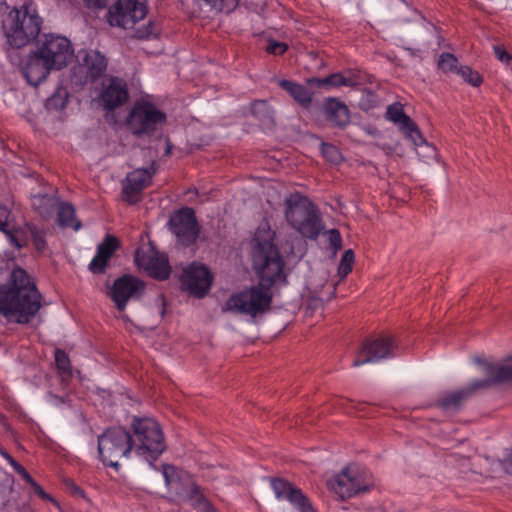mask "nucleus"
<instances>
[{"instance_id": "f257e3e1", "label": "nucleus", "mask_w": 512, "mask_h": 512, "mask_svg": "<svg viewBox=\"0 0 512 512\" xmlns=\"http://www.w3.org/2000/svg\"><path fill=\"white\" fill-rule=\"evenodd\" d=\"M254 262L258 284L232 294L225 303V310L256 317L267 311L272 303L273 287L287 284L290 269L285 258H258Z\"/></svg>"}, {"instance_id": "f03ea898", "label": "nucleus", "mask_w": 512, "mask_h": 512, "mask_svg": "<svg viewBox=\"0 0 512 512\" xmlns=\"http://www.w3.org/2000/svg\"><path fill=\"white\" fill-rule=\"evenodd\" d=\"M41 294L29 274L15 268L10 284L0 286V315L18 324H27L41 308Z\"/></svg>"}, {"instance_id": "7ed1b4c3", "label": "nucleus", "mask_w": 512, "mask_h": 512, "mask_svg": "<svg viewBox=\"0 0 512 512\" xmlns=\"http://www.w3.org/2000/svg\"><path fill=\"white\" fill-rule=\"evenodd\" d=\"M285 219L302 238L316 241L325 228L320 210L300 193L289 194L285 200Z\"/></svg>"}, {"instance_id": "20e7f679", "label": "nucleus", "mask_w": 512, "mask_h": 512, "mask_svg": "<svg viewBox=\"0 0 512 512\" xmlns=\"http://www.w3.org/2000/svg\"><path fill=\"white\" fill-rule=\"evenodd\" d=\"M133 453L150 464L165 450L164 435L160 425L152 418L134 417L131 422Z\"/></svg>"}, {"instance_id": "39448f33", "label": "nucleus", "mask_w": 512, "mask_h": 512, "mask_svg": "<svg viewBox=\"0 0 512 512\" xmlns=\"http://www.w3.org/2000/svg\"><path fill=\"white\" fill-rule=\"evenodd\" d=\"M42 18L27 6L12 9L3 21V30L8 43L14 48H21L34 41L41 31Z\"/></svg>"}, {"instance_id": "423d86ee", "label": "nucleus", "mask_w": 512, "mask_h": 512, "mask_svg": "<svg viewBox=\"0 0 512 512\" xmlns=\"http://www.w3.org/2000/svg\"><path fill=\"white\" fill-rule=\"evenodd\" d=\"M167 122L166 114L146 100H137L125 119L128 131L138 139L152 138Z\"/></svg>"}, {"instance_id": "0eeeda50", "label": "nucleus", "mask_w": 512, "mask_h": 512, "mask_svg": "<svg viewBox=\"0 0 512 512\" xmlns=\"http://www.w3.org/2000/svg\"><path fill=\"white\" fill-rule=\"evenodd\" d=\"M485 373L487 375L486 379L473 380L467 388L444 395L438 401L439 406L445 410L458 408L461 402L473 391L487 388L494 384L512 382V356L503 363L486 364Z\"/></svg>"}, {"instance_id": "6e6552de", "label": "nucleus", "mask_w": 512, "mask_h": 512, "mask_svg": "<svg viewBox=\"0 0 512 512\" xmlns=\"http://www.w3.org/2000/svg\"><path fill=\"white\" fill-rule=\"evenodd\" d=\"M162 475L168 489L174 492L179 499L189 502L196 511L217 512L189 474L178 470L173 465L165 464L162 466Z\"/></svg>"}, {"instance_id": "1a4fd4ad", "label": "nucleus", "mask_w": 512, "mask_h": 512, "mask_svg": "<svg viewBox=\"0 0 512 512\" xmlns=\"http://www.w3.org/2000/svg\"><path fill=\"white\" fill-rule=\"evenodd\" d=\"M99 460L104 466L119 469V460L133 453L131 433L124 427H109L97 437Z\"/></svg>"}, {"instance_id": "9d476101", "label": "nucleus", "mask_w": 512, "mask_h": 512, "mask_svg": "<svg viewBox=\"0 0 512 512\" xmlns=\"http://www.w3.org/2000/svg\"><path fill=\"white\" fill-rule=\"evenodd\" d=\"M168 230L175 236L176 244L191 247L200 237L201 227L195 211L190 207L179 208L170 215Z\"/></svg>"}, {"instance_id": "9b49d317", "label": "nucleus", "mask_w": 512, "mask_h": 512, "mask_svg": "<svg viewBox=\"0 0 512 512\" xmlns=\"http://www.w3.org/2000/svg\"><path fill=\"white\" fill-rule=\"evenodd\" d=\"M47 63L55 70L66 67L73 58L74 51L71 41L62 35L44 34L36 48Z\"/></svg>"}, {"instance_id": "f8f14e48", "label": "nucleus", "mask_w": 512, "mask_h": 512, "mask_svg": "<svg viewBox=\"0 0 512 512\" xmlns=\"http://www.w3.org/2000/svg\"><path fill=\"white\" fill-rule=\"evenodd\" d=\"M107 59L97 50H81L78 64L73 68L72 81L76 85L94 83L105 75Z\"/></svg>"}, {"instance_id": "ddd939ff", "label": "nucleus", "mask_w": 512, "mask_h": 512, "mask_svg": "<svg viewBox=\"0 0 512 512\" xmlns=\"http://www.w3.org/2000/svg\"><path fill=\"white\" fill-rule=\"evenodd\" d=\"M147 13V0H117L108 10L107 21L111 26L132 29Z\"/></svg>"}, {"instance_id": "4468645a", "label": "nucleus", "mask_w": 512, "mask_h": 512, "mask_svg": "<svg viewBox=\"0 0 512 512\" xmlns=\"http://www.w3.org/2000/svg\"><path fill=\"white\" fill-rule=\"evenodd\" d=\"M329 485L342 499L351 498L368 491L370 488V482L366 479V471L357 465L344 468L330 480Z\"/></svg>"}, {"instance_id": "2eb2a0df", "label": "nucleus", "mask_w": 512, "mask_h": 512, "mask_svg": "<svg viewBox=\"0 0 512 512\" xmlns=\"http://www.w3.org/2000/svg\"><path fill=\"white\" fill-rule=\"evenodd\" d=\"M146 290V283L132 274H123L116 278L109 288L108 296L115 307L123 312L130 301L142 298Z\"/></svg>"}, {"instance_id": "dca6fc26", "label": "nucleus", "mask_w": 512, "mask_h": 512, "mask_svg": "<svg viewBox=\"0 0 512 512\" xmlns=\"http://www.w3.org/2000/svg\"><path fill=\"white\" fill-rule=\"evenodd\" d=\"M396 349L397 345L391 336H378L367 339L356 353L352 365L358 367L394 357Z\"/></svg>"}, {"instance_id": "f3484780", "label": "nucleus", "mask_w": 512, "mask_h": 512, "mask_svg": "<svg viewBox=\"0 0 512 512\" xmlns=\"http://www.w3.org/2000/svg\"><path fill=\"white\" fill-rule=\"evenodd\" d=\"M180 280L183 290L201 299L208 294L212 286L213 274L205 265L193 262L183 269Z\"/></svg>"}, {"instance_id": "a211bd4d", "label": "nucleus", "mask_w": 512, "mask_h": 512, "mask_svg": "<svg viewBox=\"0 0 512 512\" xmlns=\"http://www.w3.org/2000/svg\"><path fill=\"white\" fill-rule=\"evenodd\" d=\"M154 173V164L150 168H139L129 173L126 182L123 183V200L129 204L137 203L139 194L151 184Z\"/></svg>"}, {"instance_id": "6ab92c4d", "label": "nucleus", "mask_w": 512, "mask_h": 512, "mask_svg": "<svg viewBox=\"0 0 512 512\" xmlns=\"http://www.w3.org/2000/svg\"><path fill=\"white\" fill-rule=\"evenodd\" d=\"M271 488L278 500H286L299 512H316L302 491L282 479H273Z\"/></svg>"}, {"instance_id": "aec40b11", "label": "nucleus", "mask_w": 512, "mask_h": 512, "mask_svg": "<svg viewBox=\"0 0 512 512\" xmlns=\"http://www.w3.org/2000/svg\"><path fill=\"white\" fill-rule=\"evenodd\" d=\"M99 99L102 106L108 111L122 106L129 99L126 82L119 77H110L108 84L103 86Z\"/></svg>"}, {"instance_id": "412c9836", "label": "nucleus", "mask_w": 512, "mask_h": 512, "mask_svg": "<svg viewBox=\"0 0 512 512\" xmlns=\"http://www.w3.org/2000/svg\"><path fill=\"white\" fill-rule=\"evenodd\" d=\"M386 118L397 124L406 137L412 140L416 146L425 143V138L418 126L404 113L403 106L400 103H394L387 107Z\"/></svg>"}, {"instance_id": "4be33fe9", "label": "nucleus", "mask_w": 512, "mask_h": 512, "mask_svg": "<svg viewBox=\"0 0 512 512\" xmlns=\"http://www.w3.org/2000/svg\"><path fill=\"white\" fill-rule=\"evenodd\" d=\"M275 239L276 232L271 229L269 222L267 220L261 222L252 239L257 256H281Z\"/></svg>"}, {"instance_id": "5701e85b", "label": "nucleus", "mask_w": 512, "mask_h": 512, "mask_svg": "<svg viewBox=\"0 0 512 512\" xmlns=\"http://www.w3.org/2000/svg\"><path fill=\"white\" fill-rule=\"evenodd\" d=\"M40 56L37 49L32 51L27 57L25 66L22 68V74L27 82L35 87L44 81L52 70H55L52 65Z\"/></svg>"}, {"instance_id": "b1692460", "label": "nucleus", "mask_w": 512, "mask_h": 512, "mask_svg": "<svg viewBox=\"0 0 512 512\" xmlns=\"http://www.w3.org/2000/svg\"><path fill=\"white\" fill-rule=\"evenodd\" d=\"M324 114L326 120L333 127L345 129L350 124V112L348 107L336 98H328L325 100Z\"/></svg>"}, {"instance_id": "393cba45", "label": "nucleus", "mask_w": 512, "mask_h": 512, "mask_svg": "<svg viewBox=\"0 0 512 512\" xmlns=\"http://www.w3.org/2000/svg\"><path fill=\"white\" fill-rule=\"evenodd\" d=\"M134 262L149 277L158 281L167 280L171 274L169 258H134Z\"/></svg>"}, {"instance_id": "a878e982", "label": "nucleus", "mask_w": 512, "mask_h": 512, "mask_svg": "<svg viewBox=\"0 0 512 512\" xmlns=\"http://www.w3.org/2000/svg\"><path fill=\"white\" fill-rule=\"evenodd\" d=\"M279 86L287 91L303 108L307 109L311 106L313 93L305 86L290 80H280Z\"/></svg>"}, {"instance_id": "bb28decb", "label": "nucleus", "mask_w": 512, "mask_h": 512, "mask_svg": "<svg viewBox=\"0 0 512 512\" xmlns=\"http://www.w3.org/2000/svg\"><path fill=\"white\" fill-rule=\"evenodd\" d=\"M316 242L323 251L330 253L332 256H336L342 248L341 234L335 228L329 230L324 228Z\"/></svg>"}, {"instance_id": "cd10ccee", "label": "nucleus", "mask_w": 512, "mask_h": 512, "mask_svg": "<svg viewBox=\"0 0 512 512\" xmlns=\"http://www.w3.org/2000/svg\"><path fill=\"white\" fill-rule=\"evenodd\" d=\"M57 223L62 228H73L75 231L81 228V222L75 219V208L72 204L61 202L57 209Z\"/></svg>"}, {"instance_id": "c85d7f7f", "label": "nucleus", "mask_w": 512, "mask_h": 512, "mask_svg": "<svg viewBox=\"0 0 512 512\" xmlns=\"http://www.w3.org/2000/svg\"><path fill=\"white\" fill-rule=\"evenodd\" d=\"M55 363L57 370L62 378L63 382H67L73 375L70 359L64 350L59 348L55 349L54 352Z\"/></svg>"}, {"instance_id": "c756f323", "label": "nucleus", "mask_w": 512, "mask_h": 512, "mask_svg": "<svg viewBox=\"0 0 512 512\" xmlns=\"http://www.w3.org/2000/svg\"><path fill=\"white\" fill-rule=\"evenodd\" d=\"M56 204V199L49 195L39 194L35 195L32 199L33 208L43 217L49 216L54 210Z\"/></svg>"}, {"instance_id": "7c9ffc66", "label": "nucleus", "mask_w": 512, "mask_h": 512, "mask_svg": "<svg viewBox=\"0 0 512 512\" xmlns=\"http://www.w3.org/2000/svg\"><path fill=\"white\" fill-rule=\"evenodd\" d=\"M251 113L265 125L273 123L272 111L265 100H255L251 104Z\"/></svg>"}, {"instance_id": "2f4dec72", "label": "nucleus", "mask_w": 512, "mask_h": 512, "mask_svg": "<svg viewBox=\"0 0 512 512\" xmlns=\"http://www.w3.org/2000/svg\"><path fill=\"white\" fill-rule=\"evenodd\" d=\"M120 245V240L116 236L106 234L102 242L98 245L95 256H113L120 248Z\"/></svg>"}, {"instance_id": "473e14b6", "label": "nucleus", "mask_w": 512, "mask_h": 512, "mask_svg": "<svg viewBox=\"0 0 512 512\" xmlns=\"http://www.w3.org/2000/svg\"><path fill=\"white\" fill-rule=\"evenodd\" d=\"M10 215V211L6 208L0 205V231L4 232L11 244L15 245L16 247H21V243L19 242L18 238V231L13 229H8V217Z\"/></svg>"}, {"instance_id": "72a5a7b5", "label": "nucleus", "mask_w": 512, "mask_h": 512, "mask_svg": "<svg viewBox=\"0 0 512 512\" xmlns=\"http://www.w3.org/2000/svg\"><path fill=\"white\" fill-rule=\"evenodd\" d=\"M438 66L444 73L458 74L460 69L457 58L453 54L447 52L440 55Z\"/></svg>"}, {"instance_id": "f704fd0d", "label": "nucleus", "mask_w": 512, "mask_h": 512, "mask_svg": "<svg viewBox=\"0 0 512 512\" xmlns=\"http://www.w3.org/2000/svg\"><path fill=\"white\" fill-rule=\"evenodd\" d=\"M322 156L332 164H339L342 161V154L339 149L330 143H321Z\"/></svg>"}, {"instance_id": "c9c22d12", "label": "nucleus", "mask_w": 512, "mask_h": 512, "mask_svg": "<svg viewBox=\"0 0 512 512\" xmlns=\"http://www.w3.org/2000/svg\"><path fill=\"white\" fill-rule=\"evenodd\" d=\"M66 102L67 92L63 89H59L46 100V107L48 109L60 110L65 107Z\"/></svg>"}, {"instance_id": "e433bc0d", "label": "nucleus", "mask_w": 512, "mask_h": 512, "mask_svg": "<svg viewBox=\"0 0 512 512\" xmlns=\"http://www.w3.org/2000/svg\"><path fill=\"white\" fill-rule=\"evenodd\" d=\"M328 78V87H339V86H348L352 87L357 84V81L352 77H345L342 73H334Z\"/></svg>"}, {"instance_id": "4c0bfd02", "label": "nucleus", "mask_w": 512, "mask_h": 512, "mask_svg": "<svg viewBox=\"0 0 512 512\" xmlns=\"http://www.w3.org/2000/svg\"><path fill=\"white\" fill-rule=\"evenodd\" d=\"M467 83L471 84L474 87L479 86L483 79L481 75L477 72L472 70L468 66H460L459 73H458Z\"/></svg>"}, {"instance_id": "58836bf2", "label": "nucleus", "mask_w": 512, "mask_h": 512, "mask_svg": "<svg viewBox=\"0 0 512 512\" xmlns=\"http://www.w3.org/2000/svg\"><path fill=\"white\" fill-rule=\"evenodd\" d=\"M34 247L38 252H42L46 247L45 233L36 226H28Z\"/></svg>"}, {"instance_id": "ea45409f", "label": "nucleus", "mask_w": 512, "mask_h": 512, "mask_svg": "<svg viewBox=\"0 0 512 512\" xmlns=\"http://www.w3.org/2000/svg\"><path fill=\"white\" fill-rule=\"evenodd\" d=\"M219 11L231 12L238 5V0H203Z\"/></svg>"}, {"instance_id": "a19ab883", "label": "nucleus", "mask_w": 512, "mask_h": 512, "mask_svg": "<svg viewBox=\"0 0 512 512\" xmlns=\"http://www.w3.org/2000/svg\"><path fill=\"white\" fill-rule=\"evenodd\" d=\"M157 31L155 24L152 21H149L147 25L135 30L134 37L137 39H148L151 36H156Z\"/></svg>"}, {"instance_id": "79ce46f5", "label": "nucleus", "mask_w": 512, "mask_h": 512, "mask_svg": "<svg viewBox=\"0 0 512 512\" xmlns=\"http://www.w3.org/2000/svg\"><path fill=\"white\" fill-rule=\"evenodd\" d=\"M110 259L111 258H92V261L89 264V270L94 274L105 273L109 266Z\"/></svg>"}, {"instance_id": "37998d69", "label": "nucleus", "mask_w": 512, "mask_h": 512, "mask_svg": "<svg viewBox=\"0 0 512 512\" xmlns=\"http://www.w3.org/2000/svg\"><path fill=\"white\" fill-rule=\"evenodd\" d=\"M354 258H341L337 268V274L340 280H343L353 269Z\"/></svg>"}, {"instance_id": "c03bdc74", "label": "nucleus", "mask_w": 512, "mask_h": 512, "mask_svg": "<svg viewBox=\"0 0 512 512\" xmlns=\"http://www.w3.org/2000/svg\"><path fill=\"white\" fill-rule=\"evenodd\" d=\"M288 49V45L284 42L269 40L266 51L273 55H282Z\"/></svg>"}, {"instance_id": "a18cd8bd", "label": "nucleus", "mask_w": 512, "mask_h": 512, "mask_svg": "<svg viewBox=\"0 0 512 512\" xmlns=\"http://www.w3.org/2000/svg\"><path fill=\"white\" fill-rule=\"evenodd\" d=\"M11 464L15 471L21 476V478L30 486H33V482H36L32 476L28 473V471L20 465L18 462L11 459Z\"/></svg>"}, {"instance_id": "49530a36", "label": "nucleus", "mask_w": 512, "mask_h": 512, "mask_svg": "<svg viewBox=\"0 0 512 512\" xmlns=\"http://www.w3.org/2000/svg\"><path fill=\"white\" fill-rule=\"evenodd\" d=\"M31 488L33 489L34 493L37 494L41 499L57 504L55 499L51 495L46 493L37 482H33V486H31Z\"/></svg>"}, {"instance_id": "de8ad7c7", "label": "nucleus", "mask_w": 512, "mask_h": 512, "mask_svg": "<svg viewBox=\"0 0 512 512\" xmlns=\"http://www.w3.org/2000/svg\"><path fill=\"white\" fill-rule=\"evenodd\" d=\"M307 84L312 88H327L328 87V78H316L312 77L307 79Z\"/></svg>"}, {"instance_id": "09e8293b", "label": "nucleus", "mask_w": 512, "mask_h": 512, "mask_svg": "<svg viewBox=\"0 0 512 512\" xmlns=\"http://www.w3.org/2000/svg\"><path fill=\"white\" fill-rule=\"evenodd\" d=\"M494 52L496 57L502 62L509 63L512 59V56L500 46H494Z\"/></svg>"}, {"instance_id": "8fccbe9b", "label": "nucleus", "mask_w": 512, "mask_h": 512, "mask_svg": "<svg viewBox=\"0 0 512 512\" xmlns=\"http://www.w3.org/2000/svg\"><path fill=\"white\" fill-rule=\"evenodd\" d=\"M148 245L150 246L151 253L145 252L143 250V247H138L135 250L134 256H136V257H139V256H161L158 252L154 251V247L152 246V243L150 241L148 242Z\"/></svg>"}, {"instance_id": "3c124183", "label": "nucleus", "mask_w": 512, "mask_h": 512, "mask_svg": "<svg viewBox=\"0 0 512 512\" xmlns=\"http://www.w3.org/2000/svg\"><path fill=\"white\" fill-rule=\"evenodd\" d=\"M164 140H165V144H166V148H165V153L164 155L165 156H170L171 153H172V149H173V144L171 143L169 137H164Z\"/></svg>"}, {"instance_id": "603ef678", "label": "nucleus", "mask_w": 512, "mask_h": 512, "mask_svg": "<svg viewBox=\"0 0 512 512\" xmlns=\"http://www.w3.org/2000/svg\"><path fill=\"white\" fill-rule=\"evenodd\" d=\"M250 5L253 7L254 10L262 9L265 6L264 0H257L256 2H250Z\"/></svg>"}, {"instance_id": "864d4df0", "label": "nucleus", "mask_w": 512, "mask_h": 512, "mask_svg": "<svg viewBox=\"0 0 512 512\" xmlns=\"http://www.w3.org/2000/svg\"><path fill=\"white\" fill-rule=\"evenodd\" d=\"M160 304H161V311H160V314L161 316L163 317L164 314H165V305H166V300H165V297L163 295H160L157 299Z\"/></svg>"}, {"instance_id": "5fc2aeb1", "label": "nucleus", "mask_w": 512, "mask_h": 512, "mask_svg": "<svg viewBox=\"0 0 512 512\" xmlns=\"http://www.w3.org/2000/svg\"><path fill=\"white\" fill-rule=\"evenodd\" d=\"M71 487H72V492L75 495H79V496L84 495V491L79 486H76L75 484H71Z\"/></svg>"}, {"instance_id": "6e6d98bb", "label": "nucleus", "mask_w": 512, "mask_h": 512, "mask_svg": "<svg viewBox=\"0 0 512 512\" xmlns=\"http://www.w3.org/2000/svg\"><path fill=\"white\" fill-rule=\"evenodd\" d=\"M354 250L353 249H347L343 252L342 256H354Z\"/></svg>"}, {"instance_id": "4d7b16f0", "label": "nucleus", "mask_w": 512, "mask_h": 512, "mask_svg": "<svg viewBox=\"0 0 512 512\" xmlns=\"http://www.w3.org/2000/svg\"><path fill=\"white\" fill-rule=\"evenodd\" d=\"M95 5H96L97 7H99V8H101V7H103V6H104V4H103V3H101V1H100V0H95Z\"/></svg>"}, {"instance_id": "13d9d810", "label": "nucleus", "mask_w": 512, "mask_h": 512, "mask_svg": "<svg viewBox=\"0 0 512 512\" xmlns=\"http://www.w3.org/2000/svg\"><path fill=\"white\" fill-rule=\"evenodd\" d=\"M288 256H297V252L292 248Z\"/></svg>"}, {"instance_id": "bf43d9fd", "label": "nucleus", "mask_w": 512, "mask_h": 512, "mask_svg": "<svg viewBox=\"0 0 512 512\" xmlns=\"http://www.w3.org/2000/svg\"><path fill=\"white\" fill-rule=\"evenodd\" d=\"M162 138H163V135H162V134H159V135H157V136H156V139H157V140H161Z\"/></svg>"}, {"instance_id": "052dcab7", "label": "nucleus", "mask_w": 512, "mask_h": 512, "mask_svg": "<svg viewBox=\"0 0 512 512\" xmlns=\"http://www.w3.org/2000/svg\"><path fill=\"white\" fill-rule=\"evenodd\" d=\"M509 85H510V89L512 90V81L509 82Z\"/></svg>"}]
</instances>
